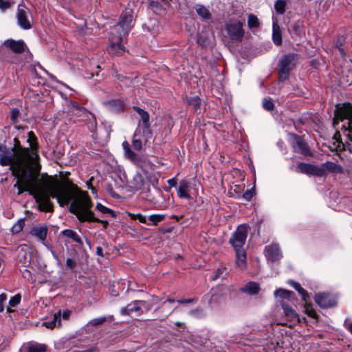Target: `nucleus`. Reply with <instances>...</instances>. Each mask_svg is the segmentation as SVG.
<instances>
[{"label": "nucleus", "instance_id": "nucleus-1", "mask_svg": "<svg viewBox=\"0 0 352 352\" xmlns=\"http://www.w3.org/2000/svg\"><path fill=\"white\" fill-rule=\"evenodd\" d=\"M40 166H32L19 171L12 175L17 178L14 185L18 189V195L27 191L33 195L38 204L39 209L45 212L53 211V204L50 197L56 199L60 206H64V202L68 200L66 196L69 192L72 182L62 183L56 178L47 176L43 179L42 185L38 184V172Z\"/></svg>", "mask_w": 352, "mask_h": 352}, {"label": "nucleus", "instance_id": "nucleus-2", "mask_svg": "<svg viewBox=\"0 0 352 352\" xmlns=\"http://www.w3.org/2000/svg\"><path fill=\"white\" fill-rule=\"evenodd\" d=\"M68 192L66 196V199L68 198V200L64 202V206L70 203L69 211L71 213L75 214L80 222H98L101 223L104 228H107V221L100 220L94 217V214L91 210L92 201L87 192L80 190L73 183L70 184Z\"/></svg>", "mask_w": 352, "mask_h": 352}, {"label": "nucleus", "instance_id": "nucleus-3", "mask_svg": "<svg viewBox=\"0 0 352 352\" xmlns=\"http://www.w3.org/2000/svg\"><path fill=\"white\" fill-rule=\"evenodd\" d=\"M334 119L343 120L346 119L347 126H344L342 129L343 134L346 137V148L352 153V105L350 103L338 104L334 111Z\"/></svg>", "mask_w": 352, "mask_h": 352}, {"label": "nucleus", "instance_id": "nucleus-4", "mask_svg": "<svg viewBox=\"0 0 352 352\" xmlns=\"http://www.w3.org/2000/svg\"><path fill=\"white\" fill-rule=\"evenodd\" d=\"M0 164L3 166H10L12 174L33 166L26 160L18 162L15 153L6 146L0 144Z\"/></svg>", "mask_w": 352, "mask_h": 352}, {"label": "nucleus", "instance_id": "nucleus-5", "mask_svg": "<svg viewBox=\"0 0 352 352\" xmlns=\"http://www.w3.org/2000/svg\"><path fill=\"white\" fill-rule=\"evenodd\" d=\"M11 149L15 153L18 162H21L25 160L33 166H40L38 162V154L36 152L30 151L29 148L22 146L18 138L14 139V146Z\"/></svg>", "mask_w": 352, "mask_h": 352}, {"label": "nucleus", "instance_id": "nucleus-6", "mask_svg": "<svg viewBox=\"0 0 352 352\" xmlns=\"http://www.w3.org/2000/svg\"><path fill=\"white\" fill-rule=\"evenodd\" d=\"M133 20V11L131 9H126L122 14L120 21L111 29V32L116 34H122L125 37L132 28V22Z\"/></svg>", "mask_w": 352, "mask_h": 352}, {"label": "nucleus", "instance_id": "nucleus-7", "mask_svg": "<svg viewBox=\"0 0 352 352\" xmlns=\"http://www.w3.org/2000/svg\"><path fill=\"white\" fill-rule=\"evenodd\" d=\"M226 30L233 43L241 42L244 36L243 23L239 21L230 20L226 24Z\"/></svg>", "mask_w": 352, "mask_h": 352}, {"label": "nucleus", "instance_id": "nucleus-8", "mask_svg": "<svg viewBox=\"0 0 352 352\" xmlns=\"http://www.w3.org/2000/svg\"><path fill=\"white\" fill-rule=\"evenodd\" d=\"M248 226L246 224L239 226L229 239V243L234 249L243 248L248 236Z\"/></svg>", "mask_w": 352, "mask_h": 352}, {"label": "nucleus", "instance_id": "nucleus-9", "mask_svg": "<svg viewBox=\"0 0 352 352\" xmlns=\"http://www.w3.org/2000/svg\"><path fill=\"white\" fill-rule=\"evenodd\" d=\"M133 109L141 118L142 124L140 125L139 124L137 129H140L142 131V136L145 138L144 142H146L152 137V131L149 123L150 116L147 111L138 107L133 106Z\"/></svg>", "mask_w": 352, "mask_h": 352}, {"label": "nucleus", "instance_id": "nucleus-10", "mask_svg": "<svg viewBox=\"0 0 352 352\" xmlns=\"http://www.w3.org/2000/svg\"><path fill=\"white\" fill-rule=\"evenodd\" d=\"M295 54H288L284 56L279 61V80L285 81L289 77L290 71L294 66Z\"/></svg>", "mask_w": 352, "mask_h": 352}, {"label": "nucleus", "instance_id": "nucleus-11", "mask_svg": "<svg viewBox=\"0 0 352 352\" xmlns=\"http://www.w3.org/2000/svg\"><path fill=\"white\" fill-rule=\"evenodd\" d=\"M18 25L23 30H30L32 28V14L29 8L23 4H19L16 12Z\"/></svg>", "mask_w": 352, "mask_h": 352}, {"label": "nucleus", "instance_id": "nucleus-12", "mask_svg": "<svg viewBox=\"0 0 352 352\" xmlns=\"http://www.w3.org/2000/svg\"><path fill=\"white\" fill-rule=\"evenodd\" d=\"M290 136L293 138L291 146L294 153H300L305 156H313L309 146L302 136L294 133L291 134Z\"/></svg>", "mask_w": 352, "mask_h": 352}, {"label": "nucleus", "instance_id": "nucleus-13", "mask_svg": "<svg viewBox=\"0 0 352 352\" xmlns=\"http://www.w3.org/2000/svg\"><path fill=\"white\" fill-rule=\"evenodd\" d=\"M124 37L122 34H116L110 33L109 42L110 45L107 47V51L111 56H120L124 52L121 43Z\"/></svg>", "mask_w": 352, "mask_h": 352}, {"label": "nucleus", "instance_id": "nucleus-14", "mask_svg": "<svg viewBox=\"0 0 352 352\" xmlns=\"http://www.w3.org/2000/svg\"><path fill=\"white\" fill-rule=\"evenodd\" d=\"M264 254L267 261L271 262H278L283 257L279 245L272 243L265 247Z\"/></svg>", "mask_w": 352, "mask_h": 352}, {"label": "nucleus", "instance_id": "nucleus-15", "mask_svg": "<svg viewBox=\"0 0 352 352\" xmlns=\"http://www.w3.org/2000/svg\"><path fill=\"white\" fill-rule=\"evenodd\" d=\"M280 305L283 310L284 318L287 322H292L293 324L300 322L298 314L290 305H289L285 301H281Z\"/></svg>", "mask_w": 352, "mask_h": 352}, {"label": "nucleus", "instance_id": "nucleus-16", "mask_svg": "<svg viewBox=\"0 0 352 352\" xmlns=\"http://www.w3.org/2000/svg\"><path fill=\"white\" fill-rule=\"evenodd\" d=\"M314 300L321 308H329L336 305V300L327 293H318L315 294Z\"/></svg>", "mask_w": 352, "mask_h": 352}, {"label": "nucleus", "instance_id": "nucleus-17", "mask_svg": "<svg viewBox=\"0 0 352 352\" xmlns=\"http://www.w3.org/2000/svg\"><path fill=\"white\" fill-rule=\"evenodd\" d=\"M321 175L319 177H322L326 175L327 172L331 173H342V167L333 162H326L318 166Z\"/></svg>", "mask_w": 352, "mask_h": 352}, {"label": "nucleus", "instance_id": "nucleus-18", "mask_svg": "<svg viewBox=\"0 0 352 352\" xmlns=\"http://www.w3.org/2000/svg\"><path fill=\"white\" fill-rule=\"evenodd\" d=\"M3 45L16 54L24 52L26 48V45L23 40L15 41L13 39H8L5 41Z\"/></svg>", "mask_w": 352, "mask_h": 352}, {"label": "nucleus", "instance_id": "nucleus-19", "mask_svg": "<svg viewBox=\"0 0 352 352\" xmlns=\"http://www.w3.org/2000/svg\"><path fill=\"white\" fill-rule=\"evenodd\" d=\"M297 168L298 171L302 174L309 175H314L319 177L321 173L319 170L318 166L310 164L300 162L298 164Z\"/></svg>", "mask_w": 352, "mask_h": 352}, {"label": "nucleus", "instance_id": "nucleus-20", "mask_svg": "<svg viewBox=\"0 0 352 352\" xmlns=\"http://www.w3.org/2000/svg\"><path fill=\"white\" fill-rule=\"evenodd\" d=\"M130 186L135 190L148 189L149 186L144 180V176L140 173H136L130 182Z\"/></svg>", "mask_w": 352, "mask_h": 352}, {"label": "nucleus", "instance_id": "nucleus-21", "mask_svg": "<svg viewBox=\"0 0 352 352\" xmlns=\"http://www.w3.org/2000/svg\"><path fill=\"white\" fill-rule=\"evenodd\" d=\"M122 146L124 152L125 157L136 164H139L140 162V157L137 153L132 151L130 144L127 141H124Z\"/></svg>", "mask_w": 352, "mask_h": 352}, {"label": "nucleus", "instance_id": "nucleus-22", "mask_svg": "<svg viewBox=\"0 0 352 352\" xmlns=\"http://www.w3.org/2000/svg\"><path fill=\"white\" fill-rule=\"evenodd\" d=\"M158 302V298L153 296L151 299L148 300H138L139 315L144 314L151 309L153 306Z\"/></svg>", "mask_w": 352, "mask_h": 352}, {"label": "nucleus", "instance_id": "nucleus-23", "mask_svg": "<svg viewBox=\"0 0 352 352\" xmlns=\"http://www.w3.org/2000/svg\"><path fill=\"white\" fill-rule=\"evenodd\" d=\"M144 138L142 136V131L136 129L132 138L131 146L135 151H141L143 143L145 144L147 142H144Z\"/></svg>", "mask_w": 352, "mask_h": 352}, {"label": "nucleus", "instance_id": "nucleus-24", "mask_svg": "<svg viewBox=\"0 0 352 352\" xmlns=\"http://www.w3.org/2000/svg\"><path fill=\"white\" fill-rule=\"evenodd\" d=\"M272 40L277 46H280L282 44V32L276 19L274 17H273L272 23Z\"/></svg>", "mask_w": 352, "mask_h": 352}, {"label": "nucleus", "instance_id": "nucleus-25", "mask_svg": "<svg viewBox=\"0 0 352 352\" xmlns=\"http://www.w3.org/2000/svg\"><path fill=\"white\" fill-rule=\"evenodd\" d=\"M190 188V184L188 181H182L179 182V186L177 188V195L179 198H186L187 199H190L191 196L188 193V190Z\"/></svg>", "mask_w": 352, "mask_h": 352}, {"label": "nucleus", "instance_id": "nucleus-26", "mask_svg": "<svg viewBox=\"0 0 352 352\" xmlns=\"http://www.w3.org/2000/svg\"><path fill=\"white\" fill-rule=\"evenodd\" d=\"M32 236H36L41 241H44L47 234V227L46 226H34L30 231Z\"/></svg>", "mask_w": 352, "mask_h": 352}, {"label": "nucleus", "instance_id": "nucleus-27", "mask_svg": "<svg viewBox=\"0 0 352 352\" xmlns=\"http://www.w3.org/2000/svg\"><path fill=\"white\" fill-rule=\"evenodd\" d=\"M138 300H133L129 303L125 307L120 310V314L123 316L131 315L133 313H137L139 315Z\"/></svg>", "mask_w": 352, "mask_h": 352}, {"label": "nucleus", "instance_id": "nucleus-28", "mask_svg": "<svg viewBox=\"0 0 352 352\" xmlns=\"http://www.w3.org/2000/svg\"><path fill=\"white\" fill-rule=\"evenodd\" d=\"M236 253V264L238 267L243 268L246 264V254L244 248L234 249Z\"/></svg>", "mask_w": 352, "mask_h": 352}, {"label": "nucleus", "instance_id": "nucleus-29", "mask_svg": "<svg viewBox=\"0 0 352 352\" xmlns=\"http://www.w3.org/2000/svg\"><path fill=\"white\" fill-rule=\"evenodd\" d=\"M274 296L280 298L282 299L281 301H285V300H293L294 299L295 294L292 291L278 289L274 292Z\"/></svg>", "mask_w": 352, "mask_h": 352}, {"label": "nucleus", "instance_id": "nucleus-30", "mask_svg": "<svg viewBox=\"0 0 352 352\" xmlns=\"http://www.w3.org/2000/svg\"><path fill=\"white\" fill-rule=\"evenodd\" d=\"M289 283L298 292L301 296L302 300L307 302L309 299V295L308 292L301 287L300 284L292 280L289 281Z\"/></svg>", "mask_w": 352, "mask_h": 352}, {"label": "nucleus", "instance_id": "nucleus-31", "mask_svg": "<svg viewBox=\"0 0 352 352\" xmlns=\"http://www.w3.org/2000/svg\"><path fill=\"white\" fill-rule=\"evenodd\" d=\"M241 291L250 295H254L259 292V285L254 282L248 283L242 289Z\"/></svg>", "mask_w": 352, "mask_h": 352}, {"label": "nucleus", "instance_id": "nucleus-32", "mask_svg": "<svg viewBox=\"0 0 352 352\" xmlns=\"http://www.w3.org/2000/svg\"><path fill=\"white\" fill-rule=\"evenodd\" d=\"M60 316H61V311L59 310L57 313L54 314L53 319L51 321L44 322L43 323V325L50 328L53 329L54 327L56 326H60L61 325V320H60Z\"/></svg>", "mask_w": 352, "mask_h": 352}, {"label": "nucleus", "instance_id": "nucleus-33", "mask_svg": "<svg viewBox=\"0 0 352 352\" xmlns=\"http://www.w3.org/2000/svg\"><path fill=\"white\" fill-rule=\"evenodd\" d=\"M28 142L30 145V151H34L37 152V150L38 148V144L37 142V138L36 137L35 134L33 131H29L28 133Z\"/></svg>", "mask_w": 352, "mask_h": 352}, {"label": "nucleus", "instance_id": "nucleus-34", "mask_svg": "<svg viewBox=\"0 0 352 352\" xmlns=\"http://www.w3.org/2000/svg\"><path fill=\"white\" fill-rule=\"evenodd\" d=\"M62 234L67 238L72 239L74 241L80 245H82V241L78 234L72 230L66 229L62 231Z\"/></svg>", "mask_w": 352, "mask_h": 352}, {"label": "nucleus", "instance_id": "nucleus-35", "mask_svg": "<svg viewBox=\"0 0 352 352\" xmlns=\"http://www.w3.org/2000/svg\"><path fill=\"white\" fill-rule=\"evenodd\" d=\"M68 107H69V110L74 114L76 115L78 117H80L81 114H78L77 111H82V113H84V114H87L88 113V111L85 108H84L82 107H80L77 102H69L68 103Z\"/></svg>", "mask_w": 352, "mask_h": 352}, {"label": "nucleus", "instance_id": "nucleus-36", "mask_svg": "<svg viewBox=\"0 0 352 352\" xmlns=\"http://www.w3.org/2000/svg\"><path fill=\"white\" fill-rule=\"evenodd\" d=\"M292 30L294 34L298 36H301L305 34V26L303 21H296L292 25Z\"/></svg>", "mask_w": 352, "mask_h": 352}, {"label": "nucleus", "instance_id": "nucleus-37", "mask_svg": "<svg viewBox=\"0 0 352 352\" xmlns=\"http://www.w3.org/2000/svg\"><path fill=\"white\" fill-rule=\"evenodd\" d=\"M195 10L197 14L204 19H210L211 18L210 11L203 5H197Z\"/></svg>", "mask_w": 352, "mask_h": 352}, {"label": "nucleus", "instance_id": "nucleus-38", "mask_svg": "<svg viewBox=\"0 0 352 352\" xmlns=\"http://www.w3.org/2000/svg\"><path fill=\"white\" fill-rule=\"evenodd\" d=\"M109 107L114 111L119 112L123 110L124 103L120 100H112L107 102Z\"/></svg>", "mask_w": 352, "mask_h": 352}, {"label": "nucleus", "instance_id": "nucleus-39", "mask_svg": "<svg viewBox=\"0 0 352 352\" xmlns=\"http://www.w3.org/2000/svg\"><path fill=\"white\" fill-rule=\"evenodd\" d=\"M47 346L44 344L34 343L28 346V352H46Z\"/></svg>", "mask_w": 352, "mask_h": 352}, {"label": "nucleus", "instance_id": "nucleus-40", "mask_svg": "<svg viewBox=\"0 0 352 352\" xmlns=\"http://www.w3.org/2000/svg\"><path fill=\"white\" fill-rule=\"evenodd\" d=\"M287 6V0H276L274 3V9L279 14L285 13Z\"/></svg>", "mask_w": 352, "mask_h": 352}, {"label": "nucleus", "instance_id": "nucleus-41", "mask_svg": "<svg viewBox=\"0 0 352 352\" xmlns=\"http://www.w3.org/2000/svg\"><path fill=\"white\" fill-rule=\"evenodd\" d=\"M144 175L148 182L153 185L156 186L158 184V180L160 177L159 173H149L148 171H144Z\"/></svg>", "mask_w": 352, "mask_h": 352}, {"label": "nucleus", "instance_id": "nucleus-42", "mask_svg": "<svg viewBox=\"0 0 352 352\" xmlns=\"http://www.w3.org/2000/svg\"><path fill=\"white\" fill-rule=\"evenodd\" d=\"M187 104L189 106L192 107L195 109V111H197L201 105V99L198 96H193L187 98Z\"/></svg>", "mask_w": 352, "mask_h": 352}, {"label": "nucleus", "instance_id": "nucleus-43", "mask_svg": "<svg viewBox=\"0 0 352 352\" xmlns=\"http://www.w3.org/2000/svg\"><path fill=\"white\" fill-rule=\"evenodd\" d=\"M85 118L88 120V127L91 130H94L97 126V120L95 115L88 111V113L85 114Z\"/></svg>", "mask_w": 352, "mask_h": 352}, {"label": "nucleus", "instance_id": "nucleus-44", "mask_svg": "<svg viewBox=\"0 0 352 352\" xmlns=\"http://www.w3.org/2000/svg\"><path fill=\"white\" fill-rule=\"evenodd\" d=\"M25 226V219H19L11 228L13 234H18L23 230Z\"/></svg>", "mask_w": 352, "mask_h": 352}, {"label": "nucleus", "instance_id": "nucleus-45", "mask_svg": "<svg viewBox=\"0 0 352 352\" xmlns=\"http://www.w3.org/2000/svg\"><path fill=\"white\" fill-rule=\"evenodd\" d=\"M248 25L250 28H258L259 26L258 18L254 14H250L248 18Z\"/></svg>", "mask_w": 352, "mask_h": 352}, {"label": "nucleus", "instance_id": "nucleus-46", "mask_svg": "<svg viewBox=\"0 0 352 352\" xmlns=\"http://www.w3.org/2000/svg\"><path fill=\"white\" fill-rule=\"evenodd\" d=\"M305 313L307 316H309V317H311L313 318H316V319L318 318V315H317L316 311L312 308V305L311 304L307 303V302H305Z\"/></svg>", "mask_w": 352, "mask_h": 352}, {"label": "nucleus", "instance_id": "nucleus-47", "mask_svg": "<svg viewBox=\"0 0 352 352\" xmlns=\"http://www.w3.org/2000/svg\"><path fill=\"white\" fill-rule=\"evenodd\" d=\"M96 208L103 214H111L113 217H116V213L113 210L102 205L101 204H98Z\"/></svg>", "mask_w": 352, "mask_h": 352}, {"label": "nucleus", "instance_id": "nucleus-48", "mask_svg": "<svg viewBox=\"0 0 352 352\" xmlns=\"http://www.w3.org/2000/svg\"><path fill=\"white\" fill-rule=\"evenodd\" d=\"M263 107L265 110L268 111H272L274 109V102L270 98H264L263 102Z\"/></svg>", "mask_w": 352, "mask_h": 352}, {"label": "nucleus", "instance_id": "nucleus-49", "mask_svg": "<svg viewBox=\"0 0 352 352\" xmlns=\"http://www.w3.org/2000/svg\"><path fill=\"white\" fill-rule=\"evenodd\" d=\"M21 117V113L19 110L16 108H13L11 110L10 112V120L16 123L18 122L19 118Z\"/></svg>", "mask_w": 352, "mask_h": 352}, {"label": "nucleus", "instance_id": "nucleus-50", "mask_svg": "<svg viewBox=\"0 0 352 352\" xmlns=\"http://www.w3.org/2000/svg\"><path fill=\"white\" fill-rule=\"evenodd\" d=\"M164 219L163 214H152L148 217V220L151 221L153 225H157L159 222L162 221Z\"/></svg>", "mask_w": 352, "mask_h": 352}, {"label": "nucleus", "instance_id": "nucleus-51", "mask_svg": "<svg viewBox=\"0 0 352 352\" xmlns=\"http://www.w3.org/2000/svg\"><path fill=\"white\" fill-rule=\"evenodd\" d=\"M129 216L133 220H138L140 223H146V217L142 215L140 213H138V214L129 213Z\"/></svg>", "mask_w": 352, "mask_h": 352}, {"label": "nucleus", "instance_id": "nucleus-52", "mask_svg": "<svg viewBox=\"0 0 352 352\" xmlns=\"http://www.w3.org/2000/svg\"><path fill=\"white\" fill-rule=\"evenodd\" d=\"M21 296L19 294H17L12 296L9 300L10 307H14L17 306L21 301Z\"/></svg>", "mask_w": 352, "mask_h": 352}, {"label": "nucleus", "instance_id": "nucleus-53", "mask_svg": "<svg viewBox=\"0 0 352 352\" xmlns=\"http://www.w3.org/2000/svg\"><path fill=\"white\" fill-rule=\"evenodd\" d=\"M14 3L12 0H0V9L2 11H5L9 9Z\"/></svg>", "mask_w": 352, "mask_h": 352}, {"label": "nucleus", "instance_id": "nucleus-54", "mask_svg": "<svg viewBox=\"0 0 352 352\" xmlns=\"http://www.w3.org/2000/svg\"><path fill=\"white\" fill-rule=\"evenodd\" d=\"M107 320V317L102 316L100 318H94L89 321V324L92 326H97L104 323Z\"/></svg>", "mask_w": 352, "mask_h": 352}, {"label": "nucleus", "instance_id": "nucleus-55", "mask_svg": "<svg viewBox=\"0 0 352 352\" xmlns=\"http://www.w3.org/2000/svg\"><path fill=\"white\" fill-rule=\"evenodd\" d=\"M342 37H339L337 40V42H336V47L339 50L341 55L342 56H344L345 55V52H344V50L342 47Z\"/></svg>", "mask_w": 352, "mask_h": 352}, {"label": "nucleus", "instance_id": "nucleus-56", "mask_svg": "<svg viewBox=\"0 0 352 352\" xmlns=\"http://www.w3.org/2000/svg\"><path fill=\"white\" fill-rule=\"evenodd\" d=\"M254 196V192L252 190H248L243 194V197L247 200L250 201Z\"/></svg>", "mask_w": 352, "mask_h": 352}, {"label": "nucleus", "instance_id": "nucleus-57", "mask_svg": "<svg viewBox=\"0 0 352 352\" xmlns=\"http://www.w3.org/2000/svg\"><path fill=\"white\" fill-rule=\"evenodd\" d=\"M107 191L112 197H118L119 196L114 192L113 187L111 184H107L105 187Z\"/></svg>", "mask_w": 352, "mask_h": 352}, {"label": "nucleus", "instance_id": "nucleus-58", "mask_svg": "<svg viewBox=\"0 0 352 352\" xmlns=\"http://www.w3.org/2000/svg\"><path fill=\"white\" fill-rule=\"evenodd\" d=\"M76 265V262L72 258H68L66 261V266L67 267L73 270Z\"/></svg>", "mask_w": 352, "mask_h": 352}, {"label": "nucleus", "instance_id": "nucleus-59", "mask_svg": "<svg viewBox=\"0 0 352 352\" xmlns=\"http://www.w3.org/2000/svg\"><path fill=\"white\" fill-rule=\"evenodd\" d=\"M113 76L119 81H122L123 80H129V78H126V77L123 76L121 74H119L116 70H115L113 73Z\"/></svg>", "mask_w": 352, "mask_h": 352}, {"label": "nucleus", "instance_id": "nucleus-60", "mask_svg": "<svg viewBox=\"0 0 352 352\" xmlns=\"http://www.w3.org/2000/svg\"><path fill=\"white\" fill-rule=\"evenodd\" d=\"M197 300L196 298H187L184 300H178L177 302L180 304H186V303H192L193 302H195Z\"/></svg>", "mask_w": 352, "mask_h": 352}, {"label": "nucleus", "instance_id": "nucleus-61", "mask_svg": "<svg viewBox=\"0 0 352 352\" xmlns=\"http://www.w3.org/2000/svg\"><path fill=\"white\" fill-rule=\"evenodd\" d=\"M224 270H225V268H219V269H217L216 272H215V275L213 277V279L216 280L218 278H219Z\"/></svg>", "mask_w": 352, "mask_h": 352}, {"label": "nucleus", "instance_id": "nucleus-62", "mask_svg": "<svg viewBox=\"0 0 352 352\" xmlns=\"http://www.w3.org/2000/svg\"><path fill=\"white\" fill-rule=\"evenodd\" d=\"M167 183L169 184L170 187H175L177 186V180L175 178L168 179Z\"/></svg>", "mask_w": 352, "mask_h": 352}, {"label": "nucleus", "instance_id": "nucleus-63", "mask_svg": "<svg viewBox=\"0 0 352 352\" xmlns=\"http://www.w3.org/2000/svg\"><path fill=\"white\" fill-rule=\"evenodd\" d=\"M71 314V311L69 310H65L63 313V318L65 320H67L69 318Z\"/></svg>", "mask_w": 352, "mask_h": 352}, {"label": "nucleus", "instance_id": "nucleus-64", "mask_svg": "<svg viewBox=\"0 0 352 352\" xmlns=\"http://www.w3.org/2000/svg\"><path fill=\"white\" fill-rule=\"evenodd\" d=\"M7 300V296L6 294H0V303L3 304L4 303V302H6V300Z\"/></svg>", "mask_w": 352, "mask_h": 352}]
</instances>
